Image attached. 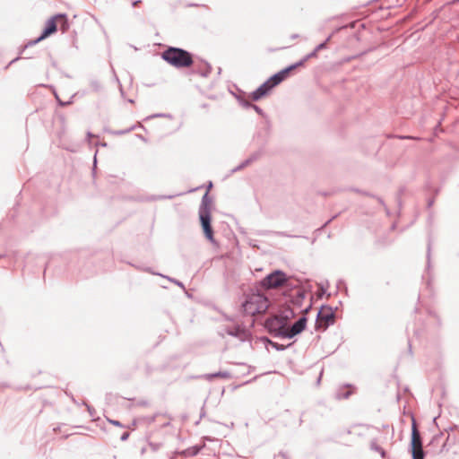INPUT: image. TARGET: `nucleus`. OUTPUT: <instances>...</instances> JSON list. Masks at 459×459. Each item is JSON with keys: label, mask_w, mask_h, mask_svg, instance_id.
Returning a JSON list of instances; mask_svg holds the SVG:
<instances>
[{"label": "nucleus", "mask_w": 459, "mask_h": 459, "mask_svg": "<svg viewBox=\"0 0 459 459\" xmlns=\"http://www.w3.org/2000/svg\"><path fill=\"white\" fill-rule=\"evenodd\" d=\"M160 56L177 69L188 68L194 65L193 54L178 47H168L160 53Z\"/></svg>", "instance_id": "1"}, {"label": "nucleus", "mask_w": 459, "mask_h": 459, "mask_svg": "<svg viewBox=\"0 0 459 459\" xmlns=\"http://www.w3.org/2000/svg\"><path fill=\"white\" fill-rule=\"evenodd\" d=\"M212 199L206 192L201 201L198 214L200 223L205 238L212 244H215L214 232L212 227V215H211Z\"/></svg>", "instance_id": "2"}, {"label": "nucleus", "mask_w": 459, "mask_h": 459, "mask_svg": "<svg viewBox=\"0 0 459 459\" xmlns=\"http://www.w3.org/2000/svg\"><path fill=\"white\" fill-rule=\"evenodd\" d=\"M335 309L331 306L322 305L316 314L315 330L325 332L328 327L335 323Z\"/></svg>", "instance_id": "3"}, {"label": "nucleus", "mask_w": 459, "mask_h": 459, "mask_svg": "<svg viewBox=\"0 0 459 459\" xmlns=\"http://www.w3.org/2000/svg\"><path fill=\"white\" fill-rule=\"evenodd\" d=\"M65 17H66L65 13H57V14L50 17L46 22L45 27H44L41 34L37 39L28 41L24 46H22V48L20 49L19 54L22 55L25 51L26 48L38 44L41 40L47 39L48 37H49L50 35L55 33L57 30L56 20L59 18H65Z\"/></svg>", "instance_id": "4"}, {"label": "nucleus", "mask_w": 459, "mask_h": 459, "mask_svg": "<svg viewBox=\"0 0 459 459\" xmlns=\"http://www.w3.org/2000/svg\"><path fill=\"white\" fill-rule=\"evenodd\" d=\"M287 280V274L282 270L276 269L260 281V286L265 290H273L282 287Z\"/></svg>", "instance_id": "5"}, {"label": "nucleus", "mask_w": 459, "mask_h": 459, "mask_svg": "<svg viewBox=\"0 0 459 459\" xmlns=\"http://www.w3.org/2000/svg\"><path fill=\"white\" fill-rule=\"evenodd\" d=\"M264 327L268 333L275 338H282V335H280V333L286 332V325L278 315L267 317L264 321Z\"/></svg>", "instance_id": "6"}, {"label": "nucleus", "mask_w": 459, "mask_h": 459, "mask_svg": "<svg viewBox=\"0 0 459 459\" xmlns=\"http://www.w3.org/2000/svg\"><path fill=\"white\" fill-rule=\"evenodd\" d=\"M410 452L411 453L412 458H414V455L421 453L423 456H425V451L423 450V444L421 435L417 428L416 421L412 419L411 424V437L410 442Z\"/></svg>", "instance_id": "7"}, {"label": "nucleus", "mask_w": 459, "mask_h": 459, "mask_svg": "<svg viewBox=\"0 0 459 459\" xmlns=\"http://www.w3.org/2000/svg\"><path fill=\"white\" fill-rule=\"evenodd\" d=\"M307 317L304 315L300 316L290 327H286V332L280 333L282 339H291L300 334L307 327Z\"/></svg>", "instance_id": "8"}, {"label": "nucleus", "mask_w": 459, "mask_h": 459, "mask_svg": "<svg viewBox=\"0 0 459 459\" xmlns=\"http://www.w3.org/2000/svg\"><path fill=\"white\" fill-rule=\"evenodd\" d=\"M251 108H253L258 115H260L261 117L265 118L264 126L263 129L261 131L257 132L255 135V137L261 139V143L263 144H265L268 140L269 134H270V129H271L270 121L268 119L267 115L264 112V110L259 106L254 104Z\"/></svg>", "instance_id": "9"}, {"label": "nucleus", "mask_w": 459, "mask_h": 459, "mask_svg": "<svg viewBox=\"0 0 459 459\" xmlns=\"http://www.w3.org/2000/svg\"><path fill=\"white\" fill-rule=\"evenodd\" d=\"M257 300H261V294H253L246 299L242 304L243 311L246 315L254 316L258 314V308L255 307Z\"/></svg>", "instance_id": "10"}, {"label": "nucleus", "mask_w": 459, "mask_h": 459, "mask_svg": "<svg viewBox=\"0 0 459 459\" xmlns=\"http://www.w3.org/2000/svg\"><path fill=\"white\" fill-rule=\"evenodd\" d=\"M263 155V149H259L253 152L247 159L244 160L238 166L232 169L230 173L227 175V177L231 176L232 174L245 169L246 167L249 166L255 160H259L261 156Z\"/></svg>", "instance_id": "11"}, {"label": "nucleus", "mask_w": 459, "mask_h": 459, "mask_svg": "<svg viewBox=\"0 0 459 459\" xmlns=\"http://www.w3.org/2000/svg\"><path fill=\"white\" fill-rule=\"evenodd\" d=\"M273 89V88L272 87V85L266 80L258 88H256L254 91H252V93H251L252 100L253 101L260 100L261 99L267 96Z\"/></svg>", "instance_id": "12"}, {"label": "nucleus", "mask_w": 459, "mask_h": 459, "mask_svg": "<svg viewBox=\"0 0 459 459\" xmlns=\"http://www.w3.org/2000/svg\"><path fill=\"white\" fill-rule=\"evenodd\" d=\"M227 334L238 338L241 342H246L249 339V332L240 325L226 328Z\"/></svg>", "instance_id": "13"}, {"label": "nucleus", "mask_w": 459, "mask_h": 459, "mask_svg": "<svg viewBox=\"0 0 459 459\" xmlns=\"http://www.w3.org/2000/svg\"><path fill=\"white\" fill-rule=\"evenodd\" d=\"M212 72L211 65L204 61L198 67L194 68L193 73L201 75L202 77H208Z\"/></svg>", "instance_id": "14"}, {"label": "nucleus", "mask_w": 459, "mask_h": 459, "mask_svg": "<svg viewBox=\"0 0 459 459\" xmlns=\"http://www.w3.org/2000/svg\"><path fill=\"white\" fill-rule=\"evenodd\" d=\"M277 315L281 319V321H283V324L287 327L288 322L290 321V319L295 317L296 313L290 307H288Z\"/></svg>", "instance_id": "15"}, {"label": "nucleus", "mask_w": 459, "mask_h": 459, "mask_svg": "<svg viewBox=\"0 0 459 459\" xmlns=\"http://www.w3.org/2000/svg\"><path fill=\"white\" fill-rule=\"evenodd\" d=\"M269 304L270 302L268 299L264 294H261V300H257V303H255V307L258 308L257 313H265L268 309Z\"/></svg>", "instance_id": "16"}, {"label": "nucleus", "mask_w": 459, "mask_h": 459, "mask_svg": "<svg viewBox=\"0 0 459 459\" xmlns=\"http://www.w3.org/2000/svg\"><path fill=\"white\" fill-rule=\"evenodd\" d=\"M285 79L283 78L282 74L279 71V72L275 73L274 74H273L272 76H270L267 79V82H269V83L272 85V87L274 88L277 85H279L281 82H282Z\"/></svg>", "instance_id": "17"}, {"label": "nucleus", "mask_w": 459, "mask_h": 459, "mask_svg": "<svg viewBox=\"0 0 459 459\" xmlns=\"http://www.w3.org/2000/svg\"><path fill=\"white\" fill-rule=\"evenodd\" d=\"M143 270L144 272H148V273H150L152 274L159 275V276H161L163 278H166L167 280H169V281L175 283L176 285L179 286L180 288L185 289V286H184L183 282H181L180 281H178L177 279H174V278H171V277H169V276H165V275H163L161 273H155L150 267L144 268Z\"/></svg>", "instance_id": "18"}, {"label": "nucleus", "mask_w": 459, "mask_h": 459, "mask_svg": "<svg viewBox=\"0 0 459 459\" xmlns=\"http://www.w3.org/2000/svg\"><path fill=\"white\" fill-rule=\"evenodd\" d=\"M305 298H306L305 290H298L296 295L292 298L291 302L297 307H301L302 302Z\"/></svg>", "instance_id": "19"}, {"label": "nucleus", "mask_w": 459, "mask_h": 459, "mask_svg": "<svg viewBox=\"0 0 459 459\" xmlns=\"http://www.w3.org/2000/svg\"><path fill=\"white\" fill-rule=\"evenodd\" d=\"M231 375L229 371H218L212 374H206L205 378L208 380H212L215 377H222V378H230Z\"/></svg>", "instance_id": "20"}, {"label": "nucleus", "mask_w": 459, "mask_h": 459, "mask_svg": "<svg viewBox=\"0 0 459 459\" xmlns=\"http://www.w3.org/2000/svg\"><path fill=\"white\" fill-rule=\"evenodd\" d=\"M370 449L379 453L382 458L386 456V452L379 445H377L375 439L371 440L370 442Z\"/></svg>", "instance_id": "21"}, {"label": "nucleus", "mask_w": 459, "mask_h": 459, "mask_svg": "<svg viewBox=\"0 0 459 459\" xmlns=\"http://www.w3.org/2000/svg\"><path fill=\"white\" fill-rule=\"evenodd\" d=\"M431 267V240L429 238L428 247H427V265L426 269L429 272Z\"/></svg>", "instance_id": "22"}, {"label": "nucleus", "mask_w": 459, "mask_h": 459, "mask_svg": "<svg viewBox=\"0 0 459 459\" xmlns=\"http://www.w3.org/2000/svg\"><path fill=\"white\" fill-rule=\"evenodd\" d=\"M180 194L172 195H151L146 198L147 201H157V200H163V199H172L177 195H179Z\"/></svg>", "instance_id": "23"}, {"label": "nucleus", "mask_w": 459, "mask_h": 459, "mask_svg": "<svg viewBox=\"0 0 459 459\" xmlns=\"http://www.w3.org/2000/svg\"><path fill=\"white\" fill-rule=\"evenodd\" d=\"M292 344H293V342H290V343H289L287 345H283V344H280V343H278L276 342H273L272 343V347L273 349H275L276 351H282L286 350L287 348L290 347Z\"/></svg>", "instance_id": "24"}, {"label": "nucleus", "mask_w": 459, "mask_h": 459, "mask_svg": "<svg viewBox=\"0 0 459 459\" xmlns=\"http://www.w3.org/2000/svg\"><path fill=\"white\" fill-rule=\"evenodd\" d=\"M90 85L94 91H100L102 89L101 83L96 79L91 80Z\"/></svg>", "instance_id": "25"}, {"label": "nucleus", "mask_w": 459, "mask_h": 459, "mask_svg": "<svg viewBox=\"0 0 459 459\" xmlns=\"http://www.w3.org/2000/svg\"><path fill=\"white\" fill-rule=\"evenodd\" d=\"M294 71V69L291 67V65H288L287 67L280 70L281 74H282L283 78L286 79L290 73Z\"/></svg>", "instance_id": "26"}, {"label": "nucleus", "mask_w": 459, "mask_h": 459, "mask_svg": "<svg viewBox=\"0 0 459 459\" xmlns=\"http://www.w3.org/2000/svg\"><path fill=\"white\" fill-rule=\"evenodd\" d=\"M135 128H136V126H133L127 129L114 131V132H112V134L115 135H122V134H127V133L133 131Z\"/></svg>", "instance_id": "27"}, {"label": "nucleus", "mask_w": 459, "mask_h": 459, "mask_svg": "<svg viewBox=\"0 0 459 459\" xmlns=\"http://www.w3.org/2000/svg\"><path fill=\"white\" fill-rule=\"evenodd\" d=\"M351 392L350 391H345V392H341L339 391L337 394H336V398L337 399H347L350 397L351 395Z\"/></svg>", "instance_id": "28"}, {"label": "nucleus", "mask_w": 459, "mask_h": 459, "mask_svg": "<svg viewBox=\"0 0 459 459\" xmlns=\"http://www.w3.org/2000/svg\"><path fill=\"white\" fill-rule=\"evenodd\" d=\"M62 19V22L60 23V30L65 32L68 27H69V24H68V21H67V16L65 18H61Z\"/></svg>", "instance_id": "29"}, {"label": "nucleus", "mask_w": 459, "mask_h": 459, "mask_svg": "<svg viewBox=\"0 0 459 459\" xmlns=\"http://www.w3.org/2000/svg\"><path fill=\"white\" fill-rule=\"evenodd\" d=\"M345 28H346V26H341V27L336 28V29H335V30H333V32H332V33H331V34H330V35L325 39V40L324 42H325V44L327 45V44H328V42L331 40V39L333 38V36L336 32L340 31V30H342V29H345Z\"/></svg>", "instance_id": "30"}, {"label": "nucleus", "mask_w": 459, "mask_h": 459, "mask_svg": "<svg viewBox=\"0 0 459 459\" xmlns=\"http://www.w3.org/2000/svg\"><path fill=\"white\" fill-rule=\"evenodd\" d=\"M200 449L201 448L198 446H193L188 449L187 455L192 456L196 455L200 452Z\"/></svg>", "instance_id": "31"}, {"label": "nucleus", "mask_w": 459, "mask_h": 459, "mask_svg": "<svg viewBox=\"0 0 459 459\" xmlns=\"http://www.w3.org/2000/svg\"><path fill=\"white\" fill-rule=\"evenodd\" d=\"M293 278H294L293 276H288L287 283H285L282 287H286V288H288V289H294V288H297V285H294V284L291 282V280H292Z\"/></svg>", "instance_id": "32"}, {"label": "nucleus", "mask_w": 459, "mask_h": 459, "mask_svg": "<svg viewBox=\"0 0 459 459\" xmlns=\"http://www.w3.org/2000/svg\"><path fill=\"white\" fill-rule=\"evenodd\" d=\"M239 104L246 108H251L252 106L254 105L251 101L247 100L246 98L244 100H242Z\"/></svg>", "instance_id": "33"}, {"label": "nucleus", "mask_w": 459, "mask_h": 459, "mask_svg": "<svg viewBox=\"0 0 459 459\" xmlns=\"http://www.w3.org/2000/svg\"><path fill=\"white\" fill-rule=\"evenodd\" d=\"M239 104L246 108H251L252 106L254 105L251 101L247 100L246 98L244 100H242Z\"/></svg>", "instance_id": "34"}, {"label": "nucleus", "mask_w": 459, "mask_h": 459, "mask_svg": "<svg viewBox=\"0 0 459 459\" xmlns=\"http://www.w3.org/2000/svg\"><path fill=\"white\" fill-rule=\"evenodd\" d=\"M260 341L265 345V347H267L268 345L272 346V343L273 342V341H272L267 336H261Z\"/></svg>", "instance_id": "35"}, {"label": "nucleus", "mask_w": 459, "mask_h": 459, "mask_svg": "<svg viewBox=\"0 0 459 459\" xmlns=\"http://www.w3.org/2000/svg\"><path fill=\"white\" fill-rule=\"evenodd\" d=\"M306 60L305 58L303 57L302 59H300L299 61L294 63V64H291V67L295 70L300 66H303L305 64H306Z\"/></svg>", "instance_id": "36"}, {"label": "nucleus", "mask_w": 459, "mask_h": 459, "mask_svg": "<svg viewBox=\"0 0 459 459\" xmlns=\"http://www.w3.org/2000/svg\"><path fill=\"white\" fill-rule=\"evenodd\" d=\"M317 53H318V51H316V48H315L312 52H310L307 55H306L304 56V58H305L306 61H308L311 58L316 57L317 56Z\"/></svg>", "instance_id": "37"}, {"label": "nucleus", "mask_w": 459, "mask_h": 459, "mask_svg": "<svg viewBox=\"0 0 459 459\" xmlns=\"http://www.w3.org/2000/svg\"><path fill=\"white\" fill-rule=\"evenodd\" d=\"M108 421L116 427L125 428V426L119 420L108 419Z\"/></svg>", "instance_id": "38"}, {"label": "nucleus", "mask_w": 459, "mask_h": 459, "mask_svg": "<svg viewBox=\"0 0 459 459\" xmlns=\"http://www.w3.org/2000/svg\"><path fill=\"white\" fill-rule=\"evenodd\" d=\"M403 188H400L399 192L397 193L396 201L399 207L402 205L401 195L403 193Z\"/></svg>", "instance_id": "39"}, {"label": "nucleus", "mask_w": 459, "mask_h": 459, "mask_svg": "<svg viewBox=\"0 0 459 459\" xmlns=\"http://www.w3.org/2000/svg\"><path fill=\"white\" fill-rule=\"evenodd\" d=\"M315 48L316 51H321L327 48V45L325 44V42L323 41L320 44H318Z\"/></svg>", "instance_id": "40"}, {"label": "nucleus", "mask_w": 459, "mask_h": 459, "mask_svg": "<svg viewBox=\"0 0 459 459\" xmlns=\"http://www.w3.org/2000/svg\"><path fill=\"white\" fill-rule=\"evenodd\" d=\"M234 96L237 99L238 102L239 103L242 100L245 99V92L240 91L239 94H234Z\"/></svg>", "instance_id": "41"}, {"label": "nucleus", "mask_w": 459, "mask_h": 459, "mask_svg": "<svg viewBox=\"0 0 459 459\" xmlns=\"http://www.w3.org/2000/svg\"><path fill=\"white\" fill-rule=\"evenodd\" d=\"M337 217V215H333L332 218H330L329 220H327L323 225L321 228L318 229V230H322L323 228L326 227L328 224H330L335 218Z\"/></svg>", "instance_id": "42"}, {"label": "nucleus", "mask_w": 459, "mask_h": 459, "mask_svg": "<svg viewBox=\"0 0 459 459\" xmlns=\"http://www.w3.org/2000/svg\"><path fill=\"white\" fill-rule=\"evenodd\" d=\"M375 198H377V200L378 201V203H379L380 204H382V205L385 207V212H386V213L388 214V213H389V210L387 209V207H386V205H385V204L384 200H383L381 197H379V196H376Z\"/></svg>", "instance_id": "43"}, {"label": "nucleus", "mask_w": 459, "mask_h": 459, "mask_svg": "<svg viewBox=\"0 0 459 459\" xmlns=\"http://www.w3.org/2000/svg\"><path fill=\"white\" fill-rule=\"evenodd\" d=\"M129 437V432H124L121 437H120V440L121 441H126Z\"/></svg>", "instance_id": "44"}, {"label": "nucleus", "mask_w": 459, "mask_h": 459, "mask_svg": "<svg viewBox=\"0 0 459 459\" xmlns=\"http://www.w3.org/2000/svg\"><path fill=\"white\" fill-rule=\"evenodd\" d=\"M274 235H277V236H281V237H291L290 235L287 234L286 232H283V231H276V232H273Z\"/></svg>", "instance_id": "45"}, {"label": "nucleus", "mask_w": 459, "mask_h": 459, "mask_svg": "<svg viewBox=\"0 0 459 459\" xmlns=\"http://www.w3.org/2000/svg\"><path fill=\"white\" fill-rule=\"evenodd\" d=\"M21 58V56H18L17 57L13 58L9 62V64L5 66V69H7L10 65L17 62Z\"/></svg>", "instance_id": "46"}, {"label": "nucleus", "mask_w": 459, "mask_h": 459, "mask_svg": "<svg viewBox=\"0 0 459 459\" xmlns=\"http://www.w3.org/2000/svg\"><path fill=\"white\" fill-rule=\"evenodd\" d=\"M167 117V115H166V114L159 113V114L152 115V116H150L148 118H152V117Z\"/></svg>", "instance_id": "47"}, {"label": "nucleus", "mask_w": 459, "mask_h": 459, "mask_svg": "<svg viewBox=\"0 0 459 459\" xmlns=\"http://www.w3.org/2000/svg\"><path fill=\"white\" fill-rule=\"evenodd\" d=\"M434 202H435V199L434 198H429L428 199V202H427V207L428 208H431L432 205L434 204Z\"/></svg>", "instance_id": "48"}, {"label": "nucleus", "mask_w": 459, "mask_h": 459, "mask_svg": "<svg viewBox=\"0 0 459 459\" xmlns=\"http://www.w3.org/2000/svg\"><path fill=\"white\" fill-rule=\"evenodd\" d=\"M278 456H281L282 459H289L287 454L285 452H282V451H281L278 454Z\"/></svg>", "instance_id": "49"}, {"label": "nucleus", "mask_w": 459, "mask_h": 459, "mask_svg": "<svg viewBox=\"0 0 459 459\" xmlns=\"http://www.w3.org/2000/svg\"><path fill=\"white\" fill-rule=\"evenodd\" d=\"M312 307V303H310L307 307H305L302 312L306 315L307 313H308V311L311 309Z\"/></svg>", "instance_id": "50"}, {"label": "nucleus", "mask_w": 459, "mask_h": 459, "mask_svg": "<svg viewBox=\"0 0 459 459\" xmlns=\"http://www.w3.org/2000/svg\"><path fill=\"white\" fill-rule=\"evenodd\" d=\"M356 191L360 193V194H363L365 195L370 196V197H376L374 195H372L370 193H368V192H363V191H360V190H356Z\"/></svg>", "instance_id": "51"}, {"label": "nucleus", "mask_w": 459, "mask_h": 459, "mask_svg": "<svg viewBox=\"0 0 459 459\" xmlns=\"http://www.w3.org/2000/svg\"><path fill=\"white\" fill-rule=\"evenodd\" d=\"M424 458H425V456H423L421 453H419V454L414 455V458H412V459H424Z\"/></svg>", "instance_id": "52"}, {"label": "nucleus", "mask_w": 459, "mask_h": 459, "mask_svg": "<svg viewBox=\"0 0 459 459\" xmlns=\"http://www.w3.org/2000/svg\"><path fill=\"white\" fill-rule=\"evenodd\" d=\"M84 405H86L87 409H88V411L90 412L91 415H93V411L94 410L90 406L88 405L87 403H83Z\"/></svg>", "instance_id": "53"}, {"label": "nucleus", "mask_w": 459, "mask_h": 459, "mask_svg": "<svg viewBox=\"0 0 459 459\" xmlns=\"http://www.w3.org/2000/svg\"><path fill=\"white\" fill-rule=\"evenodd\" d=\"M430 315L433 316L437 319V322L438 325L441 324V321H440V318L438 317V316H437L435 313H430Z\"/></svg>", "instance_id": "54"}, {"label": "nucleus", "mask_w": 459, "mask_h": 459, "mask_svg": "<svg viewBox=\"0 0 459 459\" xmlns=\"http://www.w3.org/2000/svg\"><path fill=\"white\" fill-rule=\"evenodd\" d=\"M138 404H139L140 406H146V405L148 404V402H147V401L143 400V401H140V402L138 403Z\"/></svg>", "instance_id": "55"}, {"label": "nucleus", "mask_w": 459, "mask_h": 459, "mask_svg": "<svg viewBox=\"0 0 459 459\" xmlns=\"http://www.w3.org/2000/svg\"><path fill=\"white\" fill-rule=\"evenodd\" d=\"M204 415H205V411H204V408L203 407V408L201 409V412H200V419H202L203 417H204Z\"/></svg>", "instance_id": "56"}, {"label": "nucleus", "mask_w": 459, "mask_h": 459, "mask_svg": "<svg viewBox=\"0 0 459 459\" xmlns=\"http://www.w3.org/2000/svg\"><path fill=\"white\" fill-rule=\"evenodd\" d=\"M140 3H141V1H140V0H136V1H134V2L132 3V5H133L134 7H135V6H137Z\"/></svg>", "instance_id": "57"}, {"label": "nucleus", "mask_w": 459, "mask_h": 459, "mask_svg": "<svg viewBox=\"0 0 459 459\" xmlns=\"http://www.w3.org/2000/svg\"><path fill=\"white\" fill-rule=\"evenodd\" d=\"M319 288H320L322 294L325 293L326 290L325 289V287L322 284L319 286Z\"/></svg>", "instance_id": "58"}, {"label": "nucleus", "mask_w": 459, "mask_h": 459, "mask_svg": "<svg viewBox=\"0 0 459 459\" xmlns=\"http://www.w3.org/2000/svg\"><path fill=\"white\" fill-rule=\"evenodd\" d=\"M97 145L102 146V147H107L108 144H107V143L102 142V143H97Z\"/></svg>", "instance_id": "59"}, {"label": "nucleus", "mask_w": 459, "mask_h": 459, "mask_svg": "<svg viewBox=\"0 0 459 459\" xmlns=\"http://www.w3.org/2000/svg\"><path fill=\"white\" fill-rule=\"evenodd\" d=\"M209 105L207 103H204L201 105L202 108H208Z\"/></svg>", "instance_id": "60"}, {"label": "nucleus", "mask_w": 459, "mask_h": 459, "mask_svg": "<svg viewBox=\"0 0 459 459\" xmlns=\"http://www.w3.org/2000/svg\"><path fill=\"white\" fill-rule=\"evenodd\" d=\"M298 38H299V34H292L290 36V39H298Z\"/></svg>", "instance_id": "61"}, {"label": "nucleus", "mask_w": 459, "mask_h": 459, "mask_svg": "<svg viewBox=\"0 0 459 459\" xmlns=\"http://www.w3.org/2000/svg\"><path fill=\"white\" fill-rule=\"evenodd\" d=\"M59 104H60L61 106H65V105H67V104H70V101H68V102H61V101L59 100Z\"/></svg>", "instance_id": "62"}, {"label": "nucleus", "mask_w": 459, "mask_h": 459, "mask_svg": "<svg viewBox=\"0 0 459 459\" xmlns=\"http://www.w3.org/2000/svg\"><path fill=\"white\" fill-rule=\"evenodd\" d=\"M93 136H94V134H91V132H88V133H87V137H88V138H91V137H93Z\"/></svg>", "instance_id": "63"}, {"label": "nucleus", "mask_w": 459, "mask_h": 459, "mask_svg": "<svg viewBox=\"0 0 459 459\" xmlns=\"http://www.w3.org/2000/svg\"><path fill=\"white\" fill-rule=\"evenodd\" d=\"M187 6H199L197 4H188Z\"/></svg>", "instance_id": "64"}]
</instances>
